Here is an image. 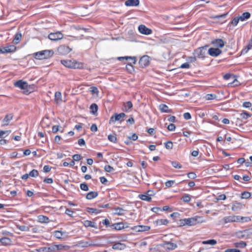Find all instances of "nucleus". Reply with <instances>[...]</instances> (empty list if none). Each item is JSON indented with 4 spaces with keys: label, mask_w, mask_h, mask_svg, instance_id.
<instances>
[{
    "label": "nucleus",
    "mask_w": 252,
    "mask_h": 252,
    "mask_svg": "<svg viewBox=\"0 0 252 252\" xmlns=\"http://www.w3.org/2000/svg\"><path fill=\"white\" fill-rule=\"evenodd\" d=\"M63 37V34L60 32L54 33H50L48 35V38L53 41H57L62 39Z\"/></svg>",
    "instance_id": "7"
},
{
    "label": "nucleus",
    "mask_w": 252,
    "mask_h": 252,
    "mask_svg": "<svg viewBox=\"0 0 252 252\" xmlns=\"http://www.w3.org/2000/svg\"><path fill=\"white\" fill-rule=\"evenodd\" d=\"M172 165L175 168H181L182 166L181 164L176 161H172L171 162Z\"/></svg>",
    "instance_id": "49"
},
{
    "label": "nucleus",
    "mask_w": 252,
    "mask_h": 252,
    "mask_svg": "<svg viewBox=\"0 0 252 252\" xmlns=\"http://www.w3.org/2000/svg\"><path fill=\"white\" fill-rule=\"evenodd\" d=\"M235 246L236 247H239L241 248H244L247 246V244L246 242L243 241H241L239 243H237L235 244Z\"/></svg>",
    "instance_id": "38"
},
{
    "label": "nucleus",
    "mask_w": 252,
    "mask_h": 252,
    "mask_svg": "<svg viewBox=\"0 0 252 252\" xmlns=\"http://www.w3.org/2000/svg\"><path fill=\"white\" fill-rule=\"evenodd\" d=\"M150 63V57L148 56H143L139 60V63L142 67H145L149 65Z\"/></svg>",
    "instance_id": "8"
},
{
    "label": "nucleus",
    "mask_w": 252,
    "mask_h": 252,
    "mask_svg": "<svg viewBox=\"0 0 252 252\" xmlns=\"http://www.w3.org/2000/svg\"><path fill=\"white\" fill-rule=\"evenodd\" d=\"M90 112L93 114H95L98 110V107L97 105L93 103L90 106Z\"/></svg>",
    "instance_id": "29"
},
{
    "label": "nucleus",
    "mask_w": 252,
    "mask_h": 252,
    "mask_svg": "<svg viewBox=\"0 0 252 252\" xmlns=\"http://www.w3.org/2000/svg\"><path fill=\"white\" fill-rule=\"evenodd\" d=\"M126 248V245L124 244L121 243H117L113 245L112 248L114 250H124Z\"/></svg>",
    "instance_id": "21"
},
{
    "label": "nucleus",
    "mask_w": 252,
    "mask_h": 252,
    "mask_svg": "<svg viewBox=\"0 0 252 252\" xmlns=\"http://www.w3.org/2000/svg\"><path fill=\"white\" fill-rule=\"evenodd\" d=\"M16 47L14 45H10L7 47L0 48V53L2 54L11 53L15 51Z\"/></svg>",
    "instance_id": "10"
},
{
    "label": "nucleus",
    "mask_w": 252,
    "mask_h": 252,
    "mask_svg": "<svg viewBox=\"0 0 252 252\" xmlns=\"http://www.w3.org/2000/svg\"><path fill=\"white\" fill-rule=\"evenodd\" d=\"M130 59L132 61V63L135 64L136 63V59L135 57H119L118 60H121L122 59Z\"/></svg>",
    "instance_id": "39"
},
{
    "label": "nucleus",
    "mask_w": 252,
    "mask_h": 252,
    "mask_svg": "<svg viewBox=\"0 0 252 252\" xmlns=\"http://www.w3.org/2000/svg\"><path fill=\"white\" fill-rule=\"evenodd\" d=\"M203 244L204 245H215L217 244V241L214 239L208 240L206 241H204L202 242Z\"/></svg>",
    "instance_id": "31"
},
{
    "label": "nucleus",
    "mask_w": 252,
    "mask_h": 252,
    "mask_svg": "<svg viewBox=\"0 0 252 252\" xmlns=\"http://www.w3.org/2000/svg\"><path fill=\"white\" fill-rule=\"evenodd\" d=\"M150 192H152L151 190L148 191L145 194H139V197L145 201H150L151 200V196H153L152 194H150Z\"/></svg>",
    "instance_id": "15"
},
{
    "label": "nucleus",
    "mask_w": 252,
    "mask_h": 252,
    "mask_svg": "<svg viewBox=\"0 0 252 252\" xmlns=\"http://www.w3.org/2000/svg\"><path fill=\"white\" fill-rule=\"evenodd\" d=\"M139 4V0H127L125 5L127 6H136Z\"/></svg>",
    "instance_id": "18"
},
{
    "label": "nucleus",
    "mask_w": 252,
    "mask_h": 252,
    "mask_svg": "<svg viewBox=\"0 0 252 252\" xmlns=\"http://www.w3.org/2000/svg\"><path fill=\"white\" fill-rule=\"evenodd\" d=\"M61 62L63 65L68 68L76 69L80 68L82 66V64L74 61L72 62L71 60H62Z\"/></svg>",
    "instance_id": "3"
},
{
    "label": "nucleus",
    "mask_w": 252,
    "mask_h": 252,
    "mask_svg": "<svg viewBox=\"0 0 252 252\" xmlns=\"http://www.w3.org/2000/svg\"><path fill=\"white\" fill-rule=\"evenodd\" d=\"M87 212L90 213H95L98 214L101 212L100 210L93 208H87Z\"/></svg>",
    "instance_id": "34"
},
{
    "label": "nucleus",
    "mask_w": 252,
    "mask_h": 252,
    "mask_svg": "<svg viewBox=\"0 0 252 252\" xmlns=\"http://www.w3.org/2000/svg\"><path fill=\"white\" fill-rule=\"evenodd\" d=\"M184 118L186 120H189L191 119V115L189 113H185L183 115Z\"/></svg>",
    "instance_id": "62"
},
{
    "label": "nucleus",
    "mask_w": 252,
    "mask_h": 252,
    "mask_svg": "<svg viewBox=\"0 0 252 252\" xmlns=\"http://www.w3.org/2000/svg\"><path fill=\"white\" fill-rule=\"evenodd\" d=\"M58 247L56 246L55 245H53L51 247H48L49 252L56 251L57 250V249H58Z\"/></svg>",
    "instance_id": "55"
},
{
    "label": "nucleus",
    "mask_w": 252,
    "mask_h": 252,
    "mask_svg": "<svg viewBox=\"0 0 252 252\" xmlns=\"http://www.w3.org/2000/svg\"><path fill=\"white\" fill-rule=\"evenodd\" d=\"M72 158L75 161H79L82 158V156L80 155L76 154L73 156Z\"/></svg>",
    "instance_id": "51"
},
{
    "label": "nucleus",
    "mask_w": 252,
    "mask_h": 252,
    "mask_svg": "<svg viewBox=\"0 0 252 252\" xmlns=\"http://www.w3.org/2000/svg\"><path fill=\"white\" fill-rule=\"evenodd\" d=\"M60 130V126L58 125L54 126L52 127V131L53 133H56Z\"/></svg>",
    "instance_id": "54"
},
{
    "label": "nucleus",
    "mask_w": 252,
    "mask_h": 252,
    "mask_svg": "<svg viewBox=\"0 0 252 252\" xmlns=\"http://www.w3.org/2000/svg\"><path fill=\"white\" fill-rule=\"evenodd\" d=\"M51 169V167L50 166H49V165H45L43 167V171L44 172H46V173L49 172V171H50Z\"/></svg>",
    "instance_id": "60"
},
{
    "label": "nucleus",
    "mask_w": 252,
    "mask_h": 252,
    "mask_svg": "<svg viewBox=\"0 0 252 252\" xmlns=\"http://www.w3.org/2000/svg\"><path fill=\"white\" fill-rule=\"evenodd\" d=\"M251 117V114L247 112H244L240 114V117L242 119H247Z\"/></svg>",
    "instance_id": "37"
},
{
    "label": "nucleus",
    "mask_w": 252,
    "mask_h": 252,
    "mask_svg": "<svg viewBox=\"0 0 252 252\" xmlns=\"http://www.w3.org/2000/svg\"><path fill=\"white\" fill-rule=\"evenodd\" d=\"M156 223L158 225H166L168 223V220L166 219H161L157 220Z\"/></svg>",
    "instance_id": "33"
},
{
    "label": "nucleus",
    "mask_w": 252,
    "mask_h": 252,
    "mask_svg": "<svg viewBox=\"0 0 252 252\" xmlns=\"http://www.w3.org/2000/svg\"><path fill=\"white\" fill-rule=\"evenodd\" d=\"M243 106L246 108H249L252 106V103L249 101H246L243 103Z\"/></svg>",
    "instance_id": "61"
},
{
    "label": "nucleus",
    "mask_w": 252,
    "mask_h": 252,
    "mask_svg": "<svg viewBox=\"0 0 252 252\" xmlns=\"http://www.w3.org/2000/svg\"><path fill=\"white\" fill-rule=\"evenodd\" d=\"M181 221L183 225H188L189 226L195 225L198 223H201L206 222V220L203 218V217L197 216L188 219H185L181 220Z\"/></svg>",
    "instance_id": "1"
},
{
    "label": "nucleus",
    "mask_w": 252,
    "mask_h": 252,
    "mask_svg": "<svg viewBox=\"0 0 252 252\" xmlns=\"http://www.w3.org/2000/svg\"><path fill=\"white\" fill-rule=\"evenodd\" d=\"M127 138L129 139H131L132 140H136L138 138V136L137 134H136L135 133H133L132 136H128Z\"/></svg>",
    "instance_id": "59"
},
{
    "label": "nucleus",
    "mask_w": 252,
    "mask_h": 252,
    "mask_svg": "<svg viewBox=\"0 0 252 252\" xmlns=\"http://www.w3.org/2000/svg\"><path fill=\"white\" fill-rule=\"evenodd\" d=\"M223 220L225 223L231 222H235V221H240V217L239 216H227L225 217L223 219Z\"/></svg>",
    "instance_id": "12"
},
{
    "label": "nucleus",
    "mask_w": 252,
    "mask_h": 252,
    "mask_svg": "<svg viewBox=\"0 0 252 252\" xmlns=\"http://www.w3.org/2000/svg\"><path fill=\"white\" fill-rule=\"evenodd\" d=\"M98 195V193L96 191H91L88 193L86 195V198L87 199H92Z\"/></svg>",
    "instance_id": "25"
},
{
    "label": "nucleus",
    "mask_w": 252,
    "mask_h": 252,
    "mask_svg": "<svg viewBox=\"0 0 252 252\" xmlns=\"http://www.w3.org/2000/svg\"><path fill=\"white\" fill-rule=\"evenodd\" d=\"M124 210L121 208H115L114 214L118 215H123L124 214Z\"/></svg>",
    "instance_id": "35"
},
{
    "label": "nucleus",
    "mask_w": 252,
    "mask_h": 252,
    "mask_svg": "<svg viewBox=\"0 0 252 252\" xmlns=\"http://www.w3.org/2000/svg\"><path fill=\"white\" fill-rule=\"evenodd\" d=\"M53 51L46 50L36 52L34 54V58L37 60H43L50 58L53 55Z\"/></svg>",
    "instance_id": "2"
},
{
    "label": "nucleus",
    "mask_w": 252,
    "mask_h": 252,
    "mask_svg": "<svg viewBox=\"0 0 252 252\" xmlns=\"http://www.w3.org/2000/svg\"><path fill=\"white\" fill-rule=\"evenodd\" d=\"M90 91L93 94H98V89L95 87H92L90 88Z\"/></svg>",
    "instance_id": "45"
},
{
    "label": "nucleus",
    "mask_w": 252,
    "mask_h": 252,
    "mask_svg": "<svg viewBox=\"0 0 252 252\" xmlns=\"http://www.w3.org/2000/svg\"><path fill=\"white\" fill-rule=\"evenodd\" d=\"M10 130H0V138L3 137L4 134H7V135L9 134L10 133Z\"/></svg>",
    "instance_id": "53"
},
{
    "label": "nucleus",
    "mask_w": 252,
    "mask_h": 252,
    "mask_svg": "<svg viewBox=\"0 0 252 252\" xmlns=\"http://www.w3.org/2000/svg\"><path fill=\"white\" fill-rule=\"evenodd\" d=\"M225 252H240V251L236 249H228L226 250Z\"/></svg>",
    "instance_id": "64"
},
{
    "label": "nucleus",
    "mask_w": 252,
    "mask_h": 252,
    "mask_svg": "<svg viewBox=\"0 0 252 252\" xmlns=\"http://www.w3.org/2000/svg\"><path fill=\"white\" fill-rule=\"evenodd\" d=\"M167 128L169 131H173L175 129L176 126L174 124H171L168 126Z\"/></svg>",
    "instance_id": "57"
},
{
    "label": "nucleus",
    "mask_w": 252,
    "mask_h": 252,
    "mask_svg": "<svg viewBox=\"0 0 252 252\" xmlns=\"http://www.w3.org/2000/svg\"><path fill=\"white\" fill-rule=\"evenodd\" d=\"M188 176L189 178L194 179L196 177V174L193 172H190L188 173Z\"/></svg>",
    "instance_id": "63"
},
{
    "label": "nucleus",
    "mask_w": 252,
    "mask_h": 252,
    "mask_svg": "<svg viewBox=\"0 0 252 252\" xmlns=\"http://www.w3.org/2000/svg\"><path fill=\"white\" fill-rule=\"evenodd\" d=\"M66 233L61 231H55L54 232V236L58 239H62L64 235H65Z\"/></svg>",
    "instance_id": "26"
},
{
    "label": "nucleus",
    "mask_w": 252,
    "mask_h": 252,
    "mask_svg": "<svg viewBox=\"0 0 252 252\" xmlns=\"http://www.w3.org/2000/svg\"><path fill=\"white\" fill-rule=\"evenodd\" d=\"M139 32L143 34L149 35L152 33L151 29L147 28L145 25H141L138 27Z\"/></svg>",
    "instance_id": "9"
},
{
    "label": "nucleus",
    "mask_w": 252,
    "mask_h": 252,
    "mask_svg": "<svg viewBox=\"0 0 252 252\" xmlns=\"http://www.w3.org/2000/svg\"><path fill=\"white\" fill-rule=\"evenodd\" d=\"M104 169L106 172H110L114 170V168L109 165H106L104 167Z\"/></svg>",
    "instance_id": "52"
},
{
    "label": "nucleus",
    "mask_w": 252,
    "mask_h": 252,
    "mask_svg": "<svg viewBox=\"0 0 252 252\" xmlns=\"http://www.w3.org/2000/svg\"><path fill=\"white\" fill-rule=\"evenodd\" d=\"M54 100L57 104H60L62 102V94L61 92H57L55 93Z\"/></svg>",
    "instance_id": "20"
},
{
    "label": "nucleus",
    "mask_w": 252,
    "mask_h": 252,
    "mask_svg": "<svg viewBox=\"0 0 252 252\" xmlns=\"http://www.w3.org/2000/svg\"><path fill=\"white\" fill-rule=\"evenodd\" d=\"M22 38V34L20 33H17L13 40V42L15 44H18Z\"/></svg>",
    "instance_id": "30"
},
{
    "label": "nucleus",
    "mask_w": 252,
    "mask_h": 252,
    "mask_svg": "<svg viewBox=\"0 0 252 252\" xmlns=\"http://www.w3.org/2000/svg\"><path fill=\"white\" fill-rule=\"evenodd\" d=\"M38 172L37 170H36L35 169H33L29 173L30 176H31L32 177H37L38 176Z\"/></svg>",
    "instance_id": "41"
},
{
    "label": "nucleus",
    "mask_w": 252,
    "mask_h": 252,
    "mask_svg": "<svg viewBox=\"0 0 252 252\" xmlns=\"http://www.w3.org/2000/svg\"><path fill=\"white\" fill-rule=\"evenodd\" d=\"M108 140L113 143H116L117 141V137L115 135H109L108 136Z\"/></svg>",
    "instance_id": "40"
},
{
    "label": "nucleus",
    "mask_w": 252,
    "mask_h": 252,
    "mask_svg": "<svg viewBox=\"0 0 252 252\" xmlns=\"http://www.w3.org/2000/svg\"><path fill=\"white\" fill-rule=\"evenodd\" d=\"M221 53V51L218 48H211L208 50L209 54L213 57H217Z\"/></svg>",
    "instance_id": "14"
},
{
    "label": "nucleus",
    "mask_w": 252,
    "mask_h": 252,
    "mask_svg": "<svg viewBox=\"0 0 252 252\" xmlns=\"http://www.w3.org/2000/svg\"><path fill=\"white\" fill-rule=\"evenodd\" d=\"M159 110L162 112L164 113H171V110L168 108V107L163 104H160L159 106Z\"/></svg>",
    "instance_id": "22"
},
{
    "label": "nucleus",
    "mask_w": 252,
    "mask_h": 252,
    "mask_svg": "<svg viewBox=\"0 0 252 252\" xmlns=\"http://www.w3.org/2000/svg\"><path fill=\"white\" fill-rule=\"evenodd\" d=\"M13 117V116L12 114L6 115L2 121V126H8L10 121L12 119Z\"/></svg>",
    "instance_id": "17"
},
{
    "label": "nucleus",
    "mask_w": 252,
    "mask_h": 252,
    "mask_svg": "<svg viewBox=\"0 0 252 252\" xmlns=\"http://www.w3.org/2000/svg\"><path fill=\"white\" fill-rule=\"evenodd\" d=\"M150 229V226L147 225H138L134 226L133 228L136 232L146 231L149 230Z\"/></svg>",
    "instance_id": "16"
},
{
    "label": "nucleus",
    "mask_w": 252,
    "mask_h": 252,
    "mask_svg": "<svg viewBox=\"0 0 252 252\" xmlns=\"http://www.w3.org/2000/svg\"><path fill=\"white\" fill-rule=\"evenodd\" d=\"M126 117V114L124 113L120 114L115 113L114 115L112 116L109 120V124H114L116 122L121 123L124 121V118Z\"/></svg>",
    "instance_id": "4"
},
{
    "label": "nucleus",
    "mask_w": 252,
    "mask_h": 252,
    "mask_svg": "<svg viewBox=\"0 0 252 252\" xmlns=\"http://www.w3.org/2000/svg\"><path fill=\"white\" fill-rule=\"evenodd\" d=\"M114 229L116 230H120L124 228V224L122 223H116L114 225Z\"/></svg>",
    "instance_id": "36"
},
{
    "label": "nucleus",
    "mask_w": 252,
    "mask_h": 252,
    "mask_svg": "<svg viewBox=\"0 0 252 252\" xmlns=\"http://www.w3.org/2000/svg\"><path fill=\"white\" fill-rule=\"evenodd\" d=\"M38 220L42 223L49 222V218L43 215H39L38 216Z\"/></svg>",
    "instance_id": "28"
},
{
    "label": "nucleus",
    "mask_w": 252,
    "mask_h": 252,
    "mask_svg": "<svg viewBox=\"0 0 252 252\" xmlns=\"http://www.w3.org/2000/svg\"><path fill=\"white\" fill-rule=\"evenodd\" d=\"M80 188L82 190L84 191H88L89 190V188L86 183L81 184Z\"/></svg>",
    "instance_id": "47"
},
{
    "label": "nucleus",
    "mask_w": 252,
    "mask_h": 252,
    "mask_svg": "<svg viewBox=\"0 0 252 252\" xmlns=\"http://www.w3.org/2000/svg\"><path fill=\"white\" fill-rule=\"evenodd\" d=\"M15 86L22 89H25L27 87L28 84L26 82L19 80L15 83Z\"/></svg>",
    "instance_id": "19"
},
{
    "label": "nucleus",
    "mask_w": 252,
    "mask_h": 252,
    "mask_svg": "<svg viewBox=\"0 0 252 252\" xmlns=\"http://www.w3.org/2000/svg\"><path fill=\"white\" fill-rule=\"evenodd\" d=\"M239 21L240 20V19L239 18V17H235L231 21V24L235 26L237 25Z\"/></svg>",
    "instance_id": "50"
},
{
    "label": "nucleus",
    "mask_w": 252,
    "mask_h": 252,
    "mask_svg": "<svg viewBox=\"0 0 252 252\" xmlns=\"http://www.w3.org/2000/svg\"><path fill=\"white\" fill-rule=\"evenodd\" d=\"M190 199L191 197L189 194H186L182 198L183 201L185 202H189Z\"/></svg>",
    "instance_id": "44"
},
{
    "label": "nucleus",
    "mask_w": 252,
    "mask_h": 252,
    "mask_svg": "<svg viewBox=\"0 0 252 252\" xmlns=\"http://www.w3.org/2000/svg\"><path fill=\"white\" fill-rule=\"evenodd\" d=\"M162 247L164 249L170 251L175 249L177 246L176 244L171 242H164L163 244Z\"/></svg>",
    "instance_id": "13"
},
{
    "label": "nucleus",
    "mask_w": 252,
    "mask_h": 252,
    "mask_svg": "<svg viewBox=\"0 0 252 252\" xmlns=\"http://www.w3.org/2000/svg\"><path fill=\"white\" fill-rule=\"evenodd\" d=\"M251 14L249 12H244L242 14V15L239 17L240 20L241 21H244L250 17Z\"/></svg>",
    "instance_id": "27"
},
{
    "label": "nucleus",
    "mask_w": 252,
    "mask_h": 252,
    "mask_svg": "<svg viewBox=\"0 0 252 252\" xmlns=\"http://www.w3.org/2000/svg\"><path fill=\"white\" fill-rule=\"evenodd\" d=\"M250 229H245L242 231H238L236 232L235 235L237 237L240 239H250L252 237V232L250 231Z\"/></svg>",
    "instance_id": "5"
},
{
    "label": "nucleus",
    "mask_w": 252,
    "mask_h": 252,
    "mask_svg": "<svg viewBox=\"0 0 252 252\" xmlns=\"http://www.w3.org/2000/svg\"><path fill=\"white\" fill-rule=\"evenodd\" d=\"M0 242L3 245H9L11 244V240L10 238L7 237H3L0 239Z\"/></svg>",
    "instance_id": "24"
},
{
    "label": "nucleus",
    "mask_w": 252,
    "mask_h": 252,
    "mask_svg": "<svg viewBox=\"0 0 252 252\" xmlns=\"http://www.w3.org/2000/svg\"><path fill=\"white\" fill-rule=\"evenodd\" d=\"M207 53L206 47H202L197 48L194 51V56L198 58L204 59Z\"/></svg>",
    "instance_id": "6"
},
{
    "label": "nucleus",
    "mask_w": 252,
    "mask_h": 252,
    "mask_svg": "<svg viewBox=\"0 0 252 252\" xmlns=\"http://www.w3.org/2000/svg\"><path fill=\"white\" fill-rule=\"evenodd\" d=\"M84 224L86 227L91 226V227H94V223L91 221L90 220H85L84 222Z\"/></svg>",
    "instance_id": "42"
},
{
    "label": "nucleus",
    "mask_w": 252,
    "mask_h": 252,
    "mask_svg": "<svg viewBox=\"0 0 252 252\" xmlns=\"http://www.w3.org/2000/svg\"><path fill=\"white\" fill-rule=\"evenodd\" d=\"M252 45L250 44V43H248V44L247 45L246 47L243 49L242 51V53H247L248 51L252 49Z\"/></svg>",
    "instance_id": "48"
},
{
    "label": "nucleus",
    "mask_w": 252,
    "mask_h": 252,
    "mask_svg": "<svg viewBox=\"0 0 252 252\" xmlns=\"http://www.w3.org/2000/svg\"><path fill=\"white\" fill-rule=\"evenodd\" d=\"M212 43L214 46L219 47H222L224 46V42L221 39H218L213 41H212Z\"/></svg>",
    "instance_id": "23"
},
{
    "label": "nucleus",
    "mask_w": 252,
    "mask_h": 252,
    "mask_svg": "<svg viewBox=\"0 0 252 252\" xmlns=\"http://www.w3.org/2000/svg\"><path fill=\"white\" fill-rule=\"evenodd\" d=\"M251 196V193L249 192H244L242 193L241 197L243 199H248Z\"/></svg>",
    "instance_id": "43"
},
{
    "label": "nucleus",
    "mask_w": 252,
    "mask_h": 252,
    "mask_svg": "<svg viewBox=\"0 0 252 252\" xmlns=\"http://www.w3.org/2000/svg\"><path fill=\"white\" fill-rule=\"evenodd\" d=\"M132 106L133 105L132 102L129 101L124 103V108L125 111H127L132 107Z\"/></svg>",
    "instance_id": "32"
},
{
    "label": "nucleus",
    "mask_w": 252,
    "mask_h": 252,
    "mask_svg": "<svg viewBox=\"0 0 252 252\" xmlns=\"http://www.w3.org/2000/svg\"><path fill=\"white\" fill-rule=\"evenodd\" d=\"M251 220L250 218L249 217H240V221L243 222H248Z\"/></svg>",
    "instance_id": "58"
},
{
    "label": "nucleus",
    "mask_w": 252,
    "mask_h": 252,
    "mask_svg": "<svg viewBox=\"0 0 252 252\" xmlns=\"http://www.w3.org/2000/svg\"><path fill=\"white\" fill-rule=\"evenodd\" d=\"M18 228L21 231H28L29 230V227L26 225L19 226H18Z\"/></svg>",
    "instance_id": "56"
},
{
    "label": "nucleus",
    "mask_w": 252,
    "mask_h": 252,
    "mask_svg": "<svg viewBox=\"0 0 252 252\" xmlns=\"http://www.w3.org/2000/svg\"><path fill=\"white\" fill-rule=\"evenodd\" d=\"M165 147L167 149H171L173 148V143L171 141H167L165 143Z\"/></svg>",
    "instance_id": "46"
},
{
    "label": "nucleus",
    "mask_w": 252,
    "mask_h": 252,
    "mask_svg": "<svg viewBox=\"0 0 252 252\" xmlns=\"http://www.w3.org/2000/svg\"><path fill=\"white\" fill-rule=\"evenodd\" d=\"M79 245L82 247H87L89 246H100V245L96 243L94 241L89 240L88 241H82L79 243Z\"/></svg>",
    "instance_id": "11"
}]
</instances>
